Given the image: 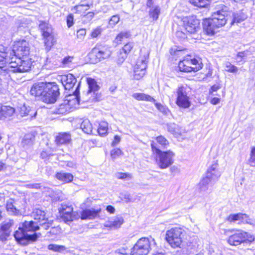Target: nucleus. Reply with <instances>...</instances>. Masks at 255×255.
I'll use <instances>...</instances> for the list:
<instances>
[{
    "mask_svg": "<svg viewBox=\"0 0 255 255\" xmlns=\"http://www.w3.org/2000/svg\"><path fill=\"white\" fill-rule=\"evenodd\" d=\"M133 45L134 43L133 42H129L124 45L122 50L124 52L125 55L127 56V54L129 53L133 48Z\"/></svg>",
    "mask_w": 255,
    "mask_h": 255,
    "instance_id": "49530a36",
    "label": "nucleus"
},
{
    "mask_svg": "<svg viewBox=\"0 0 255 255\" xmlns=\"http://www.w3.org/2000/svg\"><path fill=\"white\" fill-rule=\"evenodd\" d=\"M48 249L49 250L55 252L62 253L66 250V248L64 246L58 245L56 244H50L48 246Z\"/></svg>",
    "mask_w": 255,
    "mask_h": 255,
    "instance_id": "4c0bfd02",
    "label": "nucleus"
},
{
    "mask_svg": "<svg viewBox=\"0 0 255 255\" xmlns=\"http://www.w3.org/2000/svg\"><path fill=\"white\" fill-rule=\"evenodd\" d=\"M55 177L57 179L65 183L71 182L73 179V176L72 174L64 172L57 173L55 175Z\"/></svg>",
    "mask_w": 255,
    "mask_h": 255,
    "instance_id": "c756f323",
    "label": "nucleus"
},
{
    "mask_svg": "<svg viewBox=\"0 0 255 255\" xmlns=\"http://www.w3.org/2000/svg\"><path fill=\"white\" fill-rule=\"evenodd\" d=\"M87 82L88 85V90L87 92L88 95H93V98L92 100L99 101L101 98V95L97 93L100 87L97 85L95 79L91 78H88Z\"/></svg>",
    "mask_w": 255,
    "mask_h": 255,
    "instance_id": "f3484780",
    "label": "nucleus"
},
{
    "mask_svg": "<svg viewBox=\"0 0 255 255\" xmlns=\"http://www.w3.org/2000/svg\"><path fill=\"white\" fill-rule=\"evenodd\" d=\"M153 103H154L156 108L164 115H167L170 112L168 108L166 106L163 105L160 103H157L155 101Z\"/></svg>",
    "mask_w": 255,
    "mask_h": 255,
    "instance_id": "a19ab883",
    "label": "nucleus"
},
{
    "mask_svg": "<svg viewBox=\"0 0 255 255\" xmlns=\"http://www.w3.org/2000/svg\"><path fill=\"white\" fill-rule=\"evenodd\" d=\"M156 243L151 236L148 238H141L139 239L131 250L130 255H147L151 249L155 246ZM115 255H129L124 249L117 250Z\"/></svg>",
    "mask_w": 255,
    "mask_h": 255,
    "instance_id": "20e7f679",
    "label": "nucleus"
},
{
    "mask_svg": "<svg viewBox=\"0 0 255 255\" xmlns=\"http://www.w3.org/2000/svg\"><path fill=\"white\" fill-rule=\"evenodd\" d=\"M74 16L72 14H69L67 17V24L68 27H70L73 24Z\"/></svg>",
    "mask_w": 255,
    "mask_h": 255,
    "instance_id": "052dcab7",
    "label": "nucleus"
},
{
    "mask_svg": "<svg viewBox=\"0 0 255 255\" xmlns=\"http://www.w3.org/2000/svg\"><path fill=\"white\" fill-rule=\"evenodd\" d=\"M120 141H121V137L118 135H115L114 139L111 143L112 146H113V147L115 146L120 142Z\"/></svg>",
    "mask_w": 255,
    "mask_h": 255,
    "instance_id": "e2e57ef3",
    "label": "nucleus"
},
{
    "mask_svg": "<svg viewBox=\"0 0 255 255\" xmlns=\"http://www.w3.org/2000/svg\"><path fill=\"white\" fill-rule=\"evenodd\" d=\"M32 216L34 220L38 221V224L44 230H48L52 225V221H49L44 210L41 208L33 210Z\"/></svg>",
    "mask_w": 255,
    "mask_h": 255,
    "instance_id": "f8f14e48",
    "label": "nucleus"
},
{
    "mask_svg": "<svg viewBox=\"0 0 255 255\" xmlns=\"http://www.w3.org/2000/svg\"><path fill=\"white\" fill-rule=\"evenodd\" d=\"M183 230L179 228H172L166 233L165 239L173 248H180L182 243Z\"/></svg>",
    "mask_w": 255,
    "mask_h": 255,
    "instance_id": "1a4fd4ad",
    "label": "nucleus"
},
{
    "mask_svg": "<svg viewBox=\"0 0 255 255\" xmlns=\"http://www.w3.org/2000/svg\"><path fill=\"white\" fill-rule=\"evenodd\" d=\"M217 164H213L208 169L205 176L213 183H215L221 176V173L217 169Z\"/></svg>",
    "mask_w": 255,
    "mask_h": 255,
    "instance_id": "4be33fe9",
    "label": "nucleus"
},
{
    "mask_svg": "<svg viewBox=\"0 0 255 255\" xmlns=\"http://www.w3.org/2000/svg\"><path fill=\"white\" fill-rule=\"evenodd\" d=\"M226 220L229 222H235L237 221H241L242 222L248 224L250 225L253 224L251 222V219L249 216L246 214L239 213L237 214H230L227 218Z\"/></svg>",
    "mask_w": 255,
    "mask_h": 255,
    "instance_id": "6ab92c4d",
    "label": "nucleus"
},
{
    "mask_svg": "<svg viewBox=\"0 0 255 255\" xmlns=\"http://www.w3.org/2000/svg\"><path fill=\"white\" fill-rule=\"evenodd\" d=\"M35 140V136L32 133L25 134L21 141L22 146L25 148L31 146Z\"/></svg>",
    "mask_w": 255,
    "mask_h": 255,
    "instance_id": "c85d7f7f",
    "label": "nucleus"
},
{
    "mask_svg": "<svg viewBox=\"0 0 255 255\" xmlns=\"http://www.w3.org/2000/svg\"><path fill=\"white\" fill-rule=\"evenodd\" d=\"M132 97L138 101H145L155 102V100L149 95L144 93H135L132 94Z\"/></svg>",
    "mask_w": 255,
    "mask_h": 255,
    "instance_id": "473e14b6",
    "label": "nucleus"
},
{
    "mask_svg": "<svg viewBox=\"0 0 255 255\" xmlns=\"http://www.w3.org/2000/svg\"><path fill=\"white\" fill-rule=\"evenodd\" d=\"M120 21V16L119 15L116 14L112 16L109 21V24L112 27L114 26Z\"/></svg>",
    "mask_w": 255,
    "mask_h": 255,
    "instance_id": "09e8293b",
    "label": "nucleus"
},
{
    "mask_svg": "<svg viewBox=\"0 0 255 255\" xmlns=\"http://www.w3.org/2000/svg\"><path fill=\"white\" fill-rule=\"evenodd\" d=\"M28 188L30 189H40L41 187V184L39 183L29 184L27 185Z\"/></svg>",
    "mask_w": 255,
    "mask_h": 255,
    "instance_id": "0e129e2a",
    "label": "nucleus"
},
{
    "mask_svg": "<svg viewBox=\"0 0 255 255\" xmlns=\"http://www.w3.org/2000/svg\"><path fill=\"white\" fill-rule=\"evenodd\" d=\"M176 36L181 39H184L187 37V34L182 31L178 30L176 33Z\"/></svg>",
    "mask_w": 255,
    "mask_h": 255,
    "instance_id": "680f3d73",
    "label": "nucleus"
},
{
    "mask_svg": "<svg viewBox=\"0 0 255 255\" xmlns=\"http://www.w3.org/2000/svg\"><path fill=\"white\" fill-rule=\"evenodd\" d=\"M115 175L116 178L119 179H131L132 178L131 174L128 173L118 172L116 173Z\"/></svg>",
    "mask_w": 255,
    "mask_h": 255,
    "instance_id": "de8ad7c7",
    "label": "nucleus"
},
{
    "mask_svg": "<svg viewBox=\"0 0 255 255\" xmlns=\"http://www.w3.org/2000/svg\"><path fill=\"white\" fill-rule=\"evenodd\" d=\"M151 146L157 155L156 162L161 169L166 168L173 164L175 154L172 151H162L155 143H151Z\"/></svg>",
    "mask_w": 255,
    "mask_h": 255,
    "instance_id": "0eeeda50",
    "label": "nucleus"
},
{
    "mask_svg": "<svg viewBox=\"0 0 255 255\" xmlns=\"http://www.w3.org/2000/svg\"><path fill=\"white\" fill-rule=\"evenodd\" d=\"M124 222L123 217L121 216L116 217L111 219L105 225L106 227L117 229L120 228Z\"/></svg>",
    "mask_w": 255,
    "mask_h": 255,
    "instance_id": "bb28decb",
    "label": "nucleus"
},
{
    "mask_svg": "<svg viewBox=\"0 0 255 255\" xmlns=\"http://www.w3.org/2000/svg\"><path fill=\"white\" fill-rule=\"evenodd\" d=\"M83 6L87 7V8L85 9L86 10L90 7V5L88 4H79L78 5H76L75 6V8L77 10H81V7Z\"/></svg>",
    "mask_w": 255,
    "mask_h": 255,
    "instance_id": "338daca9",
    "label": "nucleus"
},
{
    "mask_svg": "<svg viewBox=\"0 0 255 255\" xmlns=\"http://www.w3.org/2000/svg\"><path fill=\"white\" fill-rule=\"evenodd\" d=\"M149 52L145 48L140 50V56L134 67L133 78L135 80L142 78L145 74Z\"/></svg>",
    "mask_w": 255,
    "mask_h": 255,
    "instance_id": "6e6552de",
    "label": "nucleus"
},
{
    "mask_svg": "<svg viewBox=\"0 0 255 255\" xmlns=\"http://www.w3.org/2000/svg\"><path fill=\"white\" fill-rule=\"evenodd\" d=\"M210 0H190V2L199 7H205L209 4Z\"/></svg>",
    "mask_w": 255,
    "mask_h": 255,
    "instance_id": "ea45409f",
    "label": "nucleus"
},
{
    "mask_svg": "<svg viewBox=\"0 0 255 255\" xmlns=\"http://www.w3.org/2000/svg\"><path fill=\"white\" fill-rule=\"evenodd\" d=\"M221 88L220 85L215 84L213 85L210 90V93L213 94L214 92H216L218 90Z\"/></svg>",
    "mask_w": 255,
    "mask_h": 255,
    "instance_id": "69168bd1",
    "label": "nucleus"
},
{
    "mask_svg": "<svg viewBox=\"0 0 255 255\" xmlns=\"http://www.w3.org/2000/svg\"><path fill=\"white\" fill-rule=\"evenodd\" d=\"M229 16V21L230 24L232 25L234 23H240L241 21L245 20L247 18V15L242 11H240L236 13H232V17Z\"/></svg>",
    "mask_w": 255,
    "mask_h": 255,
    "instance_id": "393cba45",
    "label": "nucleus"
},
{
    "mask_svg": "<svg viewBox=\"0 0 255 255\" xmlns=\"http://www.w3.org/2000/svg\"><path fill=\"white\" fill-rule=\"evenodd\" d=\"M14 225V221L13 220H9L7 221L3 222L0 228V230L3 235L6 237H8L10 235L11 232V228Z\"/></svg>",
    "mask_w": 255,
    "mask_h": 255,
    "instance_id": "cd10ccee",
    "label": "nucleus"
},
{
    "mask_svg": "<svg viewBox=\"0 0 255 255\" xmlns=\"http://www.w3.org/2000/svg\"><path fill=\"white\" fill-rule=\"evenodd\" d=\"M17 110L21 117L29 116L30 119L35 118L37 115V111L34 108L23 104L17 107Z\"/></svg>",
    "mask_w": 255,
    "mask_h": 255,
    "instance_id": "aec40b11",
    "label": "nucleus"
},
{
    "mask_svg": "<svg viewBox=\"0 0 255 255\" xmlns=\"http://www.w3.org/2000/svg\"><path fill=\"white\" fill-rule=\"evenodd\" d=\"M157 142L161 145V146L165 147L168 144V140L163 136H158L156 137Z\"/></svg>",
    "mask_w": 255,
    "mask_h": 255,
    "instance_id": "3c124183",
    "label": "nucleus"
},
{
    "mask_svg": "<svg viewBox=\"0 0 255 255\" xmlns=\"http://www.w3.org/2000/svg\"><path fill=\"white\" fill-rule=\"evenodd\" d=\"M101 211V208H91L83 210L81 213L82 220H93L97 218Z\"/></svg>",
    "mask_w": 255,
    "mask_h": 255,
    "instance_id": "412c9836",
    "label": "nucleus"
},
{
    "mask_svg": "<svg viewBox=\"0 0 255 255\" xmlns=\"http://www.w3.org/2000/svg\"><path fill=\"white\" fill-rule=\"evenodd\" d=\"M197 62L196 59H184L183 61H180L178 67L180 71L184 72H190L192 71H197L201 69V66L199 65H196L195 67H191L192 65L195 64Z\"/></svg>",
    "mask_w": 255,
    "mask_h": 255,
    "instance_id": "dca6fc26",
    "label": "nucleus"
},
{
    "mask_svg": "<svg viewBox=\"0 0 255 255\" xmlns=\"http://www.w3.org/2000/svg\"><path fill=\"white\" fill-rule=\"evenodd\" d=\"M59 211L61 219L65 223L71 222L76 218V212H73V208L69 204H62Z\"/></svg>",
    "mask_w": 255,
    "mask_h": 255,
    "instance_id": "ddd939ff",
    "label": "nucleus"
},
{
    "mask_svg": "<svg viewBox=\"0 0 255 255\" xmlns=\"http://www.w3.org/2000/svg\"><path fill=\"white\" fill-rule=\"evenodd\" d=\"M231 12L228 10V7L215 12L212 17L205 19L203 22L204 30L208 35H213L215 29L224 26L227 21H229V15Z\"/></svg>",
    "mask_w": 255,
    "mask_h": 255,
    "instance_id": "7ed1b4c3",
    "label": "nucleus"
},
{
    "mask_svg": "<svg viewBox=\"0 0 255 255\" xmlns=\"http://www.w3.org/2000/svg\"><path fill=\"white\" fill-rule=\"evenodd\" d=\"M39 30L44 40L45 49L49 51L56 42V37L52 25L46 21L40 20Z\"/></svg>",
    "mask_w": 255,
    "mask_h": 255,
    "instance_id": "423d86ee",
    "label": "nucleus"
},
{
    "mask_svg": "<svg viewBox=\"0 0 255 255\" xmlns=\"http://www.w3.org/2000/svg\"><path fill=\"white\" fill-rule=\"evenodd\" d=\"M71 135L69 132H60L55 137V142L57 145L66 144L70 143Z\"/></svg>",
    "mask_w": 255,
    "mask_h": 255,
    "instance_id": "b1692460",
    "label": "nucleus"
},
{
    "mask_svg": "<svg viewBox=\"0 0 255 255\" xmlns=\"http://www.w3.org/2000/svg\"><path fill=\"white\" fill-rule=\"evenodd\" d=\"M86 29L84 28H81L77 31V36L78 38L82 39L86 35Z\"/></svg>",
    "mask_w": 255,
    "mask_h": 255,
    "instance_id": "bf43d9fd",
    "label": "nucleus"
},
{
    "mask_svg": "<svg viewBox=\"0 0 255 255\" xmlns=\"http://www.w3.org/2000/svg\"><path fill=\"white\" fill-rule=\"evenodd\" d=\"M108 124L106 122H102L99 124L97 132L101 136H105L107 133Z\"/></svg>",
    "mask_w": 255,
    "mask_h": 255,
    "instance_id": "e433bc0d",
    "label": "nucleus"
},
{
    "mask_svg": "<svg viewBox=\"0 0 255 255\" xmlns=\"http://www.w3.org/2000/svg\"><path fill=\"white\" fill-rule=\"evenodd\" d=\"M248 51H244L239 52L237 54V58L240 59L239 62H241L244 58L246 57L248 55Z\"/></svg>",
    "mask_w": 255,
    "mask_h": 255,
    "instance_id": "6e6d98bb",
    "label": "nucleus"
},
{
    "mask_svg": "<svg viewBox=\"0 0 255 255\" xmlns=\"http://www.w3.org/2000/svg\"><path fill=\"white\" fill-rule=\"evenodd\" d=\"M14 111V109L10 106H2L0 107V120H3L11 117Z\"/></svg>",
    "mask_w": 255,
    "mask_h": 255,
    "instance_id": "a878e982",
    "label": "nucleus"
},
{
    "mask_svg": "<svg viewBox=\"0 0 255 255\" xmlns=\"http://www.w3.org/2000/svg\"><path fill=\"white\" fill-rule=\"evenodd\" d=\"M254 238L252 235L243 230H237L232 235H230L227 242L231 246H238L247 242H251Z\"/></svg>",
    "mask_w": 255,
    "mask_h": 255,
    "instance_id": "9d476101",
    "label": "nucleus"
},
{
    "mask_svg": "<svg viewBox=\"0 0 255 255\" xmlns=\"http://www.w3.org/2000/svg\"><path fill=\"white\" fill-rule=\"evenodd\" d=\"M248 162L250 166L253 167L255 166V147H253L252 148L250 153V157Z\"/></svg>",
    "mask_w": 255,
    "mask_h": 255,
    "instance_id": "c03bdc74",
    "label": "nucleus"
},
{
    "mask_svg": "<svg viewBox=\"0 0 255 255\" xmlns=\"http://www.w3.org/2000/svg\"><path fill=\"white\" fill-rule=\"evenodd\" d=\"M94 13L93 12H89L86 15H85L83 17L84 18V21L87 22H90L94 16Z\"/></svg>",
    "mask_w": 255,
    "mask_h": 255,
    "instance_id": "4d7b16f0",
    "label": "nucleus"
},
{
    "mask_svg": "<svg viewBox=\"0 0 255 255\" xmlns=\"http://www.w3.org/2000/svg\"><path fill=\"white\" fill-rule=\"evenodd\" d=\"M123 153L122 150L118 148H114L111 151V156L113 159L117 158Z\"/></svg>",
    "mask_w": 255,
    "mask_h": 255,
    "instance_id": "8fccbe9b",
    "label": "nucleus"
},
{
    "mask_svg": "<svg viewBox=\"0 0 255 255\" xmlns=\"http://www.w3.org/2000/svg\"><path fill=\"white\" fill-rule=\"evenodd\" d=\"M214 183L211 182L209 179L206 177L203 178L199 183V188L200 192L207 191L210 186H212Z\"/></svg>",
    "mask_w": 255,
    "mask_h": 255,
    "instance_id": "72a5a7b5",
    "label": "nucleus"
},
{
    "mask_svg": "<svg viewBox=\"0 0 255 255\" xmlns=\"http://www.w3.org/2000/svg\"><path fill=\"white\" fill-rule=\"evenodd\" d=\"M12 56L8 59L6 67H1V70L12 73H23L28 72L31 68L32 64L30 61L22 60L21 57L12 52L10 55Z\"/></svg>",
    "mask_w": 255,
    "mask_h": 255,
    "instance_id": "39448f33",
    "label": "nucleus"
},
{
    "mask_svg": "<svg viewBox=\"0 0 255 255\" xmlns=\"http://www.w3.org/2000/svg\"><path fill=\"white\" fill-rule=\"evenodd\" d=\"M182 21L187 32L195 33L200 29V20L195 15L183 17Z\"/></svg>",
    "mask_w": 255,
    "mask_h": 255,
    "instance_id": "9b49d317",
    "label": "nucleus"
},
{
    "mask_svg": "<svg viewBox=\"0 0 255 255\" xmlns=\"http://www.w3.org/2000/svg\"><path fill=\"white\" fill-rule=\"evenodd\" d=\"M39 229L38 223L25 221L19 225L18 230L14 232V237L18 243L26 246L37 240L38 236L35 232Z\"/></svg>",
    "mask_w": 255,
    "mask_h": 255,
    "instance_id": "f03ea898",
    "label": "nucleus"
},
{
    "mask_svg": "<svg viewBox=\"0 0 255 255\" xmlns=\"http://www.w3.org/2000/svg\"><path fill=\"white\" fill-rule=\"evenodd\" d=\"M60 80L65 89L68 90L72 89L77 82L76 78L72 74L61 76Z\"/></svg>",
    "mask_w": 255,
    "mask_h": 255,
    "instance_id": "a211bd4d",
    "label": "nucleus"
},
{
    "mask_svg": "<svg viewBox=\"0 0 255 255\" xmlns=\"http://www.w3.org/2000/svg\"><path fill=\"white\" fill-rule=\"evenodd\" d=\"M32 95L47 104L54 103L60 96L58 85L55 82H37L30 90Z\"/></svg>",
    "mask_w": 255,
    "mask_h": 255,
    "instance_id": "f257e3e1",
    "label": "nucleus"
},
{
    "mask_svg": "<svg viewBox=\"0 0 255 255\" xmlns=\"http://www.w3.org/2000/svg\"><path fill=\"white\" fill-rule=\"evenodd\" d=\"M177 93L176 104L181 108H189L190 106L191 103L189 97L187 96L186 88L183 86L179 87Z\"/></svg>",
    "mask_w": 255,
    "mask_h": 255,
    "instance_id": "4468645a",
    "label": "nucleus"
},
{
    "mask_svg": "<svg viewBox=\"0 0 255 255\" xmlns=\"http://www.w3.org/2000/svg\"><path fill=\"white\" fill-rule=\"evenodd\" d=\"M150 8L149 15L152 18L153 21L157 20L160 13V7L159 5H154L153 4L151 6H147Z\"/></svg>",
    "mask_w": 255,
    "mask_h": 255,
    "instance_id": "7c9ffc66",
    "label": "nucleus"
},
{
    "mask_svg": "<svg viewBox=\"0 0 255 255\" xmlns=\"http://www.w3.org/2000/svg\"><path fill=\"white\" fill-rule=\"evenodd\" d=\"M73 56H66L62 60V64L63 67L69 66L72 62L73 59Z\"/></svg>",
    "mask_w": 255,
    "mask_h": 255,
    "instance_id": "603ef678",
    "label": "nucleus"
},
{
    "mask_svg": "<svg viewBox=\"0 0 255 255\" xmlns=\"http://www.w3.org/2000/svg\"><path fill=\"white\" fill-rule=\"evenodd\" d=\"M80 128L84 132L87 134L92 133V126L88 119L83 120L80 125Z\"/></svg>",
    "mask_w": 255,
    "mask_h": 255,
    "instance_id": "c9c22d12",
    "label": "nucleus"
},
{
    "mask_svg": "<svg viewBox=\"0 0 255 255\" xmlns=\"http://www.w3.org/2000/svg\"><path fill=\"white\" fill-rule=\"evenodd\" d=\"M61 233V229L59 226L51 228L50 231L48 232V233L52 235H59Z\"/></svg>",
    "mask_w": 255,
    "mask_h": 255,
    "instance_id": "864d4df0",
    "label": "nucleus"
},
{
    "mask_svg": "<svg viewBox=\"0 0 255 255\" xmlns=\"http://www.w3.org/2000/svg\"><path fill=\"white\" fill-rule=\"evenodd\" d=\"M2 78L8 80L10 78V74L8 73V72L1 70L0 71V94H2L4 92V89L3 88L1 84Z\"/></svg>",
    "mask_w": 255,
    "mask_h": 255,
    "instance_id": "58836bf2",
    "label": "nucleus"
},
{
    "mask_svg": "<svg viewBox=\"0 0 255 255\" xmlns=\"http://www.w3.org/2000/svg\"><path fill=\"white\" fill-rule=\"evenodd\" d=\"M120 197L121 200L124 201L126 203L134 202V199L131 197L130 195L127 192L120 193Z\"/></svg>",
    "mask_w": 255,
    "mask_h": 255,
    "instance_id": "37998d69",
    "label": "nucleus"
},
{
    "mask_svg": "<svg viewBox=\"0 0 255 255\" xmlns=\"http://www.w3.org/2000/svg\"><path fill=\"white\" fill-rule=\"evenodd\" d=\"M79 86L80 83H79L76 88L75 91L73 92V95L75 97V99L78 103L80 102V97L79 96Z\"/></svg>",
    "mask_w": 255,
    "mask_h": 255,
    "instance_id": "13d9d810",
    "label": "nucleus"
},
{
    "mask_svg": "<svg viewBox=\"0 0 255 255\" xmlns=\"http://www.w3.org/2000/svg\"><path fill=\"white\" fill-rule=\"evenodd\" d=\"M12 52L15 54H17L18 57H23L28 55L29 53V48L27 46L25 41L20 43V45H17L16 49L12 50Z\"/></svg>",
    "mask_w": 255,
    "mask_h": 255,
    "instance_id": "5701e85b",
    "label": "nucleus"
},
{
    "mask_svg": "<svg viewBox=\"0 0 255 255\" xmlns=\"http://www.w3.org/2000/svg\"><path fill=\"white\" fill-rule=\"evenodd\" d=\"M7 211L10 215L18 216L21 215L20 211L17 209L14 203L11 202H7L6 205Z\"/></svg>",
    "mask_w": 255,
    "mask_h": 255,
    "instance_id": "f704fd0d",
    "label": "nucleus"
},
{
    "mask_svg": "<svg viewBox=\"0 0 255 255\" xmlns=\"http://www.w3.org/2000/svg\"><path fill=\"white\" fill-rule=\"evenodd\" d=\"M175 126L176 125L174 124H170L167 125L168 130L171 132L173 133L175 131Z\"/></svg>",
    "mask_w": 255,
    "mask_h": 255,
    "instance_id": "774afa93",
    "label": "nucleus"
},
{
    "mask_svg": "<svg viewBox=\"0 0 255 255\" xmlns=\"http://www.w3.org/2000/svg\"><path fill=\"white\" fill-rule=\"evenodd\" d=\"M225 70L228 72L236 73L238 71V68L230 62H227L225 63Z\"/></svg>",
    "mask_w": 255,
    "mask_h": 255,
    "instance_id": "79ce46f5",
    "label": "nucleus"
},
{
    "mask_svg": "<svg viewBox=\"0 0 255 255\" xmlns=\"http://www.w3.org/2000/svg\"><path fill=\"white\" fill-rule=\"evenodd\" d=\"M102 32V28L100 27H97L94 29L91 32V36L92 38H96L101 35Z\"/></svg>",
    "mask_w": 255,
    "mask_h": 255,
    "instance_id": "5fc2aeb1",
    "label": "nucleus"
},
{
    "mask_svg": "<svg viewBox=\"0 0 255 255\" xmlns=\"http://www.w3.org/2000/svg\"><path fill=\"white\" fill-rule=\"evenodd\" d=\"M71 108L67 103L60 104L54 109V113L56 114H66L70 111Z\"/></svg>",
    "mask_w": 255,
    "mask_h": 255,
    "instance_id": "2f4dec72",
    "label": "nucleus"
},
{
    "mask_svg": "<svg viewBox=\"0 0 255 255\" xmlns=\"http://www.w3.org/2000/svg\"><path fill=\"white\" fill-rule=\"evenodd\" d=\"M111 55L110 50L106 47H95L89 54L90 58L96 57L94 62L97 63L103 59L109 58Z\"/></svg>",
    "mask_w": 255,
    "mask_h": 255,
    "instance_id": "2eb2a0df",
    "label": "nucleus"
},
{
    "mask_svg": "<svg viewBox=\"0 0 255 255\" xmlns=\"http://www.w3.org/2000/svg\"><path fill=\"white\" fill-rule=\"evenodd\" d=\"M130 36V34L128 31H123L119 33L116 37L118 42L122 41L124 38H128Z\"/></svg>",
    "mask_w": 255,
    "mask_h": 255,
    "instance_id": "a18cd8bd",
    "label": "nucleus"
}]
</instances>
